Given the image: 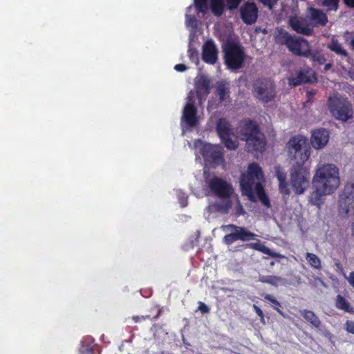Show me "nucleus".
I'll list each match as a JSON object with an SVG mask.
<instances>
[{
  "label": "nucleus",
  "instance_id": "1",
  "mask_svg": "<svg viewBox=\"0 0 354 354\" xmlns=\"http://www.w3.org/2000/svg\"><path fill=\"white\" fill-rule=\"evenodd\" d=\"M339 183V169L336 165L324 164L319 166L313 178L315 190L310 196V203L319 207L323 203V196L333 194Z\"/></svg>",
  "mask_w": 354,
  "mask_h": 354
},
{
  "label": "nucleus",
  "instance_id": "2",
  "mask_svg": "<svg viewBox=\"0 0 354 354\" xmlns=\"http://www.w3.org/2000/svg\"><path fill=\"white\" fill-rule=\"evenodd\" d=\"M239 134L242 140L245 141L250 152H262L267 142L266 138L257 122L245 118L239 123Z\"/></svg>",
  "mask_w": 354,
  "mask_h": 354
},
{
  "label": "nucleus",
  "instance_id": "3",
  "mask_svg": "<svg viewBox=\"0 0 354 354\" xmlns=\"http://www.w3.org/2000/svg\"><path fill=\"white\" fill-rule=\"evenodd\" d=\"M225 64L229 69L241 68L246 59L243 47L239 43L228 41L223 47Z\"/></svg>",
  "mask_w": 354,
  "mask_h": 354
},
{
  "label": "nucleus",
  "instance_id": "4",
  "mask_svg": "<svg viewBox=\"0 0 354 354\" xmlns=\"http://www.w3.org/2000/svg\"><path fill=\"white\" fill-rule=\"evenodd\" d=\"M328 105L330 113L337 120L346 122L353 118L352 104L347 98L340 95L330 96L328 100Z\"/></svg>",
  "mask_w": 354,
  "mask_h": 354
},
{
  "label": "nucleus",
  "instance_id": "5",
  "mask_svg": "<svg viewBox=\"0 0 354 354\" xmlns=\"http://www.w3.org/2000/svg\"><path fill=\"white\" fill-rule=\"evenodd\" d=\"M289 157L295 160V164H304L310 155V147L306 140L299 136L292 137L288 142Z\"/></svg>",
  "mask_w": 354,
  "mask_h": 354
},
{
  "label": "nucleus",
  "instance_id": "6",
  "mask_svg": "<svg viewBox=\"0 0 354 354\" xmlns=\"http://www.w3.org/2000/svg\"><path fill=\"white\" fill-rule=\"evenodd\" d=\"M310 171L304 166V164H295L290 173V185L294 192L300 195L308 188L310 185Z\"/></svg>",
  "mask_w": 354,
  "mask_h": 354
},
{
  "label": "nucleus",
  "instance_id": "7",
  "mask_svg": "<svg viewBox=\"0 0 354 354\" xmlns=\"http://www.w3.org/2000/svg\"><path fill=\"white\" fill-rule=\"evenodd\" d=\"M337 207L342 216L354 214V182H348L344 185L339 194Z\"/></svg>",
  "mask_w": 354,
  "mask_h": 354
},
{
  "label": "nucleus",
  "instance_id": "8",
  "mask_svg": "<svg viewBox=\"0 0 354 354\" xmlns=\"http://www.w3.org/2000/svg\"><path fill=\"white\" fill-rule=\"evenodd\" d=\"M255 97L263 103H268L276 97V86L272 80L269 78H259L254 84Z\"/></svg>",
  "mask_w": 354,
  "mask_h": 354
},
{
  "label": "nucleus",
  "instance_id": "9",
  "mask_svg": "<svg viewBox=\"0 0 354 354\" xmlns=\"http://www.w3.org/2000/svg\"><path fill=\"white\" fill-rule=\"evenodd\" d=\"M232 232L227 234L223 237V243L227 245L232 244L236 241H248L253 240L257 234L248 230L245 227L237 226L234 224H229L225 226Z\"/></svg>",
  "mask_w": 354,
  "mask_h": 354
},
{
  "label": "nucleus",
  "instance_id": "10",
  "mask_svg": "<svg viewBox=\"0 0 354 354\" xmlns=\"http://www.w3.org/2000/svg\"><path fill=\"white\" fill-rule=\"evenodd\" d=\"M205 182L211 192L221 198H230L233 192L232 185L220 177L214 176L209 180L205 179Z\"/></svg>",
  "mask_w": 354,
  "mask_h": 354
},
{
  "label": "nucleus",
  "instance_id": "11",
  "mask_svg": "<svg viewBox=\"0 0 354 354\" xmlns=\"http://www.w3.org/2000/svg\"><path fill=\"white\" fill-rule=\"evenodd\" d=\"M286 47L289 51L297 56L308 57L310 55V44L302 37L292 36Z\"/></svg>",
  "mask_w": 354,
  "mask_h": 354
},
{
  "label": "nucleus",
  "instance_id": "12",
  "mask_svg": "<svg viewBox=\"0 0 354 354\" xmlns=\"http://www.w3.org/2000/svg\"><path fill=\"white\" fill-rule=\"evenodd\" d=\"M240 17L243 22L247 25H252L256 23L259 10L256 3L253 1L244 3L239 9Z\"/></svg>",
  "mask_w": 354,
  "mask_h": 354
},
{
  "label": "nucleus",
  "instance_id": "13",
  "mask_svg": "<svg viewBox=\"0 0 354 354\" xmlns=\"http://www.w3.org/2000/svg\"><path fill=\"white\" fill-rule=\"evenodd\" d=\"M196 113L197 109L194 105V96L190 92L187 96V102L185 106L182 119L189 127H195L198 124Z\"/></svg>",
  "mask_w": 354,
  "mask_h": 354
},
{
  "label": "nucleus",
  "instance_id": "14",
  "mask_svg": "<svg viewBox=\"0 0 354 354\" xmlns=\"http://www.w3.org/2000/svg\"><path fill=\"white\" fill-rule=\"evenodd\" d=\"M203 156L216 165L224 162L223 149L218 145H208L203 149Z\"/></svg>",
  "mask_w": 354,
  "mask_h": 354
},
{
  "label": "nucleus",
  "instance_id": "15",
  "mask_svg": "<svg viewBox=\"0 0 354 354\" xmlns=\"http://www.w3.org/2000/svg\"><path fill=\"white\" fill-rule=\"evenodd\" d=\"M202 59L207 64H214L218 59V50L212 40H207L203 46Z\"/></svg>",
  "mask_w": 354,
  "mask_h": 354
},
{
  "label": "nucleus",
  "instance_id": "16",
  "mask_svg": "<svg viewBox=\"0 0 354 354\" xmlns=\"http://www.w3.org/2000/svg\"><path fill=\"white\" fill-rule=\"evenodd\" d=\"M329 140V132L325 129H317L313 131L310 142L313 148L319 149L326 145Z\"/></svg>",
  "mask_w": 354,
  "mask_h": 354
},
{
  "label": "nucleus",
  "instance_id": "17",
  "mask_svg": "<svg viewBox=\"0 0 354 354\" xmlns=\"http://www.w3.org/2000/svg\"><path fill=\"white\" fill-rule=\"evenodd\" d=\"M210 80L203 75L196 82V93L199 101L206 99L210 93Z\"/></svg>",
  "mask_w": 354,
  "mask_h": 354
},
{
  "label": "nucleus",
  "instance_id": "18",
  "mask_svg": "<svg viewBox=\"0 0 354 354\" xmlns=\"http://www.w3.org/2000/svg\"><path fill=\"white\" fill-rule=\"evenodd\" d=\"M257 179L248 174H242L240 178V185L243 194L247 196L251 201L254 199V185Z\"/></svg>",
  "mask_w": 354,
  "mask_h": 354
},
{
  "label": "nucleus",
  "instance_id": "19",
  "mask_svg": "<svg viewBox=\"0 0 354 354\" xmlns=\"http://www.w3.org/2000/svg\"><path fill=\"white\" fill-rule=\"evenodd\" d=\"M289 25L293 30L299 34L310 36L313 33V29L297 17L290 18Z\"/></svg>",
  "mask_w": 354,
  "mask_h": 354
},
{
  "label": "nucleus",
  "instance_id": "20",
  "mask_svg": "<svg viewBox=\"0 0 354 354\" xmlns=\"http://www.w3.org/2000/svg\"><path fill=\"white\" fill-rule=\"evenodd\" d=\"M308 10L310 20L314 24L324 26L328 23V17L322 10L310 7Z\"/></svg>",
  "mask_w": 354,
  "mask_h": 354
},
{
  "label": "nucleus",
  "instance_id": "21",
  "mask_svg": "<svg viewBox=\"0 0 354 354\" xmlns=\"http://www.w3.org/2000/svg\"><path fill=\"white\" fill-rule=\"evenodd\" d=\"M216 130L220 139L234 135L230 123L224 118H219L217 120Z\"/></svg>",
  "mask_w": 354,
  "mask_h": 354
},
{
  "label": "nucleus",
  "instance_id": "22",
  "mask_svg": "<svg viewBox=\"0 0 354 354\" xmlns=\"http://www.w3.org/2000/svg\"><path fill=\"white\" fill-rule=\"evenodd\" d=\"M216 95L218 97L221 103L226 104L230 102V88L228 83L225 81L217 82L216 86Z\"/></svg>",
  "mask_w": 354,
  "mask_h": 354
},
{
  "label": "nucleus",
  "instance_id": "23",
  "mask_svg": "<svg viewBox=\"0 0 354 354\" xmlns=\"http://www.w3.org/2000/svg\"><path fill=\"white\" fill-rule=\"evenodd\" d=\"M259 281L263 283H268L273 286H285L286 279L280 276L276 275H260Z\"/></svg>",
  "mask_w": 354,
  "mask_h": 354
},
{
  "label": "nucleus",
  "instance_id": "24",
  "mask_svg": "<svg viewBox=\"0 0 354 354\" xmlns=\"http://www.w3.org/2000/svg\"><path fill=\"white\" fill-rule=\"evenodd\" d=\"M275 174L279 180L280 192L284 194H289L288 184L286 181V174L280 167L275 168Z\"/></svg>",
  "mask_w": 354,
  "mask_h": 354
},
{
  "label": "nucleus",
  "instance_id": "25",
  "mask_svg": "<svg viewBox=\"0 0 354 354\" xmlns=\"http://www.w3.org/2000/svg\"><path fill=\"white\" fill-rule=\"evenodd\" d=\"M301 315L305 319L306 322L310 323L315 328L319 329L322 326V322L316 314L310 310H301L299 311Z\"/></svg>",
  "mask_w": 354,
  "mask_h": 354
},
{
  "label": "nucleus",
  "instance_id": "26",
  "mask_svg": "<svg viewBox=\"0 0 354 354\" xmlns=\"http://www.w3.org/2000/svg\"><path fill=\"white\" fill-rule=\"evenodd\" d=\"M245 248H249L257 251L261 252L263 254H268L272 257H279L280 255L273 251L269 248L262 244L259 240L256 243H250L245 245Z\"/></svg>",
  "mask_w": 354,
  "mask_h": 354
},
{
  "label": "nucleus",
  "instance_id": "27",
  "mask_svg": "<svg viewBox=\"0 0 354 354\" xmlns=\"http://www.w3.org/2000/svg\"><path fill=\"white\" fill-rule=\"evenodd\" d=\"M226 200L223 201L216 202L212 204L209 207L210 209L216 212H219L221 214H227L229 212L230 209L232 207V202L229 198H225Z\"/></svg>",
  "mask_w": 354,
  "mask_h": 354
},
{
  "label": "nucleus",
  "instance_id": "28",
  "mask_svg": "<svg viewBox=\"0 0 354 354\" xmlns=\"http://www.w3.org/2000/svg\"><path fill=\"white\" fill-rule=\"evenodd\" d=\"M328 48L338 55L344 57H348V53L343 48L337 39H332L330 43L328 44Z\"/></svg>",
  "mask_w": 354,
  "mask_h": 354
},
{
  "label": "nucleus",
  "instance_id": "29",
  "mask_svg": "<svg viewBox=\"0 0 354 354\" xmlns=\"http://www.w3.org/2000/svg\"><path fill=\"white\" fill-rule=\"evenodd\" d=\"M209 6L212 14L216 17H221L224 12L223 0H210Z\"/></svg>",
  "mask_w": 354,
  "mask_h": 354
},
{
  "label": "nucleus",
  "instance_id": "30",
  "mask_svg": "<svg viewBox=\"0 0 354 354\" xmlns=\"http://www.w3.org/2000/svg\"><path fill=\"white\" fill-rule=\"evenodd\" d=\"M292 37L286 30L281 28L278 30V32L275 36L276 42L280 45H286L287 46Z\"/></svg>",
  "mask_w": 354,
  "mask_h": 354
},
{
  "label": "nucleus",
  "instance_id": "31",
  "mask_svg": "<svg viewBox=\"0 0 354 354\" xmlns=\"http://www.w3.org/2000/svg\"><path fill=\"white\" fill-rule=\"evenodd\" d=\"M250 176L255 178L257 180H260L263 178V174L261 168L257 163H251L248 169V174Z\"/></svg>",
  "mask_w": 354,
  "mask_h": 354
},
{
  "label": "nucleus",
  "instance_id": "32",
  "mask_svg": "<svg viewBox=\"0 0 354 354\" xmlns=\"http://www.w3.org/2000/svg\"><path fill=\"white\" fill-rule=\"evenodd\" d=\"M306 259L311 268L315 270L322 268V262L320 259L314 253L306 252Z\"/></svg>",
  "mask_w": 354,
  "mask_h": 354
},
{
  "label": "nucleus",
  "instance_id": "33",
  "mask_svg": "<svg viewBox=\"0 0 354 354\" xmlns=\"http://www.w3.org/2000/svg\"><path fill=\"white\" fill-rule=\"evenodd\" d=\"M336 307L338 309L343 310L346 312L351 313L352 311V307L351 306L349 302L340 295L337 296Z\"/></svg>",
  "mask_w": 354,
  "mask_h": 354
},
{
  "label": "nucleus",
  "instance_id": "34",
  "mask_svg": "<svg viewBox=\"0 0 354 354\" xmlns=\"http://www.w3.org/2000/svg\"><path fill=\"white\" fill-rule=\"evenodd\" d=\"M308 57H310V60L313 62V65H315V64L322 65L326 62L324 55L317 50L314 52L310 50V55Z\"/></svg>",
  "mask_w": 354,
  "mask_h": 354
},
{
  "label": "nucleus",
  "instance_id": "35",
  "mask_svg": "<svg viewBox=\"0 0 354 354\" xmlns=\"http://www.w3.org/2000/svg\"><path fill=\"white\" fill-rule=\"evenodd\" d=\"M264 299L267 301H270L272 304H273V308L274 310H277L278 313H279L281 315H283V313L282 310H281V305L279 301H277L275 297L271 295H266L264 297Z\"/></svg>",
  "mask_w": 354,
  "mask_h": 354
},
{
  "label": "nucleus",
  "instance_id": "36",
  "mask_svg": "<svg viewBox=\"0 0 354 354\" xmlns=\"http://www.w3.org/2000/svg\"><path fill=\"white\" fill-rule=\"evenodd\" d=\"M225 147L230 150H235L238 147V142L232 140V136L225 137L221 139Z\"/></svg>",
  "mask_w": 354,
  "mask_h": 354
},
{
  "label": "nucleus",
  "instance_id": "37",
  "mask_svg": "<svg viewBox=\"0 0 354 354\" xmlns=\"http://www.w3.org/2000/svg\"><path fill=\"white\" fill-rule=\"evenodd\" d=\"M208 0H194L196 8L199 12L205 13L208 10Z\"/></svg>",
  "mask_w": 354,
  "mask_h": 354
},
{
  "label": "nucleus",
  "instance_id": "38",
  "mask_svg": "<svg viewBox=\"0 0 354 354\" xmlns=\"http://www.w3.org/2000/svg\"><path fill=\"white\" fill-rule=\"evenodd\" d=\"M339 0H323L322 6L327 8L328 10L336 11L338 9Z\"/></svg>",
  "mask_w": 354,
  "mask_h": 354
},
{
  "label": "nucleus",
  "instance_id": "39",
  "mask_svg": "<svg viewBox=\"0 0 354 354\" xmlns=\"http://www.w3.org/2000/svg\"><path fill=\"white\" fill-rule=\"evenodd\" d=\"M188 57L192 62H194L196 64H198V62H199L198 52L196 48H192L191 46L189 48Z\"/></svg>",
  "mask_w": 354,
  "mask_h": 354
},
{
  "label": "nucleus",
  "instance_id": "40",
  "mask_svg": "<svg viewBox=\"0 0 354 354\" xmlns=\"http://www.w3.org/2000/svg\"><path fill=\"white\" fill-rule=\"evenodd\" d=\"M243 0H226V6L229 10H234L238 8Z\"/></svg>",
  "mask_w": 354,
  "mask_h": 354
},
{
  "label": "nucleus",
  "instance_id": "41",
  "mask_svg": "<svg viewBox=\"0 0 354 354\" xmlns=\"http://www.w3.org/2000/svg\"><path fill=\"white\" fill-rule=\"evenodd\" d=\"M254 190H255V193L257 195L258 198L259 196H263V195H264L266 194L264 187H263L262 183H260V182H257L255 184Z\"/></svg>",
  "mask_w": 354,
  "mask_h": 354
},
{
  "label": "nucleus",
  "instance_id": "42",
  "mask_svg": "<svg viewBox=\"0 0 354 354\" xmlns=\"http://www.w3.org/2000/svg\"><path fill=\"white\" fill-rule=\"evenodd\" d=\"M289 85L291 86H297L301 84V81L298 78V75L296 77H292L289 78L288 80Z\"/></svg>",
  "mask_w": 354,
  "mask_h": 354
},
{
  "label": "nucleus",
  "instance_id": "43",
  "mask_svg": "<svg viewBox=\"0 0 354 354\" xmlns=\"http://www.w3.org/2000/svg\"><path fill=\"white\" fill-rule=\"evenodd\" d=\"M263 5L268 6L272 9L273 6L277 3L278 0H259Z\"/></svg>",
  "mask_w": 354,
  "mask_h": 354
},
{
  "label": "nucleus",
  "instance_id": "44",
  "mask_svg": "<svg viewBox=\"0 0 354 354\" xmlns=\"http://www.w3.org/2000/svg\"><path fill=\"white\" fill-rule=\"evenodd\" d=\"M259 199L262 203V204L264 205L265 206H266L267 207H270V202L269 198L268 197L266 194H265L263 196H259Z\"/></svg>",
  "mask_w": 354,
  "mask_h": 354
},
{
  "label": "nucleus",
  "instance_id": "45",
  "mask_svg": "<svg viewBox=\"0 0 354 354\" xmlns=\"http://www.w3.org/2000/svg\"><path fill=\"white\" fill-rule=\"evenodd\" d=\"M253 308L257 315L260 317L261 321L264 323V314L261 309L255 304L253 305Z\"/></svg>",
  "mask_w": 354,
  "mask_h": 354
},
{
  "label": "nucleus",
  "instance_id": "46",
  "mask_svg": "<svg viewBox=\"0 0 354 354\" xmlns=\"http://www.w3.org/2000/svg\"><path fill=\"white\" fill-rule=\"evenodd\" d=\"M297 75H298V78L299 79V80L301 81V84L307 83V82H310V79L304 72H302V71L299 72L297 73Z\"/></svg>",
  "mask_w": 354,
  "mask_h": 354
},
{
  "label": "nucleus",
  "instance_id": "47",
  "mask_svg": "<svg viewBox=\"0 0 354 354\" xmlns=\"http://www.w3.org/2000/svg\"><path fill=\"white\" fill-rule=\"evenodd\" d=\"M198 310H200L203 314L208 313L209 311V308L203 302L200 301L199 306L198 308Z\"/></svg>",
  "mask_w": 354,
  "mask_h": 354
},
{
  "label": "nucleus",
  "instance_id": "48",
  "mask_svg": "<svg viewBox=\"0 0 354 354\" xmlns=\"http://www.w3.org/2000/svg\"><path fill=\"white\" fill-rule=\"evenodd\" d=\"M346 329L348 333L354 334V322L347 321L346 322Z\"/></svg>",
  "mask_w": 354,
  "mask_h": 354
},
{
  "label": "nucleus",
  "instance_id": "49",
  "mask_svg": "<svg viewBox=\"0 0 354 354\" xmlns=\"http://www.w3.org/2000/svg\"><path fill=\"white\" fill-rule=\"evenodd\" d=\"M187 68V67L183 64H178L174 66V69L178 72H184Z\"/></svg>",
  "mask_w": 354,
  "mask_h": 354
},
{
  "label": "nucleus",
  "instance_id": "50",
  "mask_svg": "<svg viewBox=\"0 0 354 354\" xmlns=\"http://www.w3.org/2000/svg\"><path fill=\"white\" fill-rule=\"evenodd\" d=\"M348 281L349 283L352 286V287L354 288V272H350Z\"/></svg>",
  "mask_w": 354,
  "mask_h": 354
},
{
  "label": "nucleus",
  "instance_id": "51",
  "mask_svg": "<svg viewBox=\"0 0 354 354\" xmlns=\"http://www.w3.org/2000/svg\"><path fill=\"white\" fill-rule=\"evenodd\" d=\"M343 2L347 7L354 8V0H343Z\"/></svg>",
  "mask_w": 354,
  "mask_h": 354
},
{
  "label": "nucleus",
  "instance_id": "52",
  "mask_svg": "<svg viewBox=\"0 0 354 354\" xmlns=\"http://www.w3.org/2000/svg\"><path fill=\"white\" fill-rule=\"evenodd\" d=\"M350 44L352 46V48L354 49V36L352 37V39L350 41Z\"/></svg>",
  "mask_w": 354,
  "mask_h": 354
},
{
  "label": "nucleus",
  "instance_id": "53",
  "mask_svg": "<svg viewBox=\"0 0 354 354\" xmlns=\"http://www.w3.org/2000/svg\"><path fill=\"white\" fill-rule=\"evenodd\" d=\"M331 66H332L331 64H326L325 65V70L327 71V70L330 69L331 68Z\"/></svg>",
  "mask_w": 354,
  "mask_h": 354
},
{
  "label": "nucleus",
  "instance_id": "54",
  "mask_svg": "<svg viewBox=\"0 0 354 354\" xmlns=\"http://www.w3.org/2000/svg\"><path fill=\"white\" fill-rule=\"evenodd\" d=\"M307 94H308V97H309V96H313V95H315V93L311 92V91H308V92L307 93Z\"/></svg>",
  "mask_w": 354,
  "mask_h": 354
},
{
  "label": "nucleus",
  "instance_id": "55",
  "mask_svg": "<svg viewBox=\"0 0 354 354\" xmlns=\"http://www.w3.org/2000/svg\"><path fill=\"white\" fill-rule=\"evenodd\" d=\"M352 236H354V224L352 225Z\"/></svg>",
  "mask_w": 354,
  "mask_h": 354
},
{
  "label": "nucleus",
  "instance_id": "56",
  "mask_svg": "<svg viewBox=\"0 0 354 354\" xmlns=\"http://www.w3.org/2000/svg\"><path fill=\"white\" fill-rule=\"evenodd\" d=\"M88 353L93 354V349L90 348L89 351H88Z\"/></svg>",
  "mask_w": 354,
  "mask_h": 354
},
{
  "label": "nucleus",
  "instance_id": "57",
  "mask_svg": "<svg viewBox=\"0 0 354 354\" xmlns=\"http://www.w3.org/2000/svg\"><path fill=\"white\" fill-rule=\"evenodd\" d=\"M270 265L271 266H273L274 265V261H271V262H270Z\"/></svg>",
  "mask_w": 354,
  "mask_h": 354
},
{
  "label": "nucleus",
  "instance_id": "58",
  "mask_svg": "<svg viewBox=\"0 0 354 354\" xmlns=\"http://www.w3.org/2000/svg\"><path fill=\"white\" fill-rule=\"evenodd\" d=\"M138 317L136 318V317H133V319L136 321V322H138Z\"/></svg>",
  "mask_w": 354,
  "mask_h": 354
},
{
  "label": "nucleus",
  "instance_id": "59",
  "mask_svg": "<svg viewBox=\"0 0 354 354\" xmlns=\"http://www.w3.org/2000/svg\"><path fill=\"white\" fill-rule=\"evenodd\" d=\"M160 354H164L163 353H161Z\"/></svg>",
  "mask_w": 354,
  "mask_h": 354
}]
</instances>
